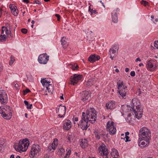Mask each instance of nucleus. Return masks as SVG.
Segmentation results:
<instances>
[{
	"label": "nucleus",
	"instance_id": "41",
	"mask_svg": "<svg viewBox=\"0 0 158 158\" xmlns=\"http://www.w3.org/2000/svg\"><path fill=\"white\" fill-rule=\"evenodd\" d=\"M15 60L14 57L12 56H11L10 58V60L9 62V65H12Z\"/></svg>",
	"mask_w": 158,
	"mask_h": 158
},
{
	"label": "nucleus",
	"instance_id": "30",
	"mask_svg": "<svg viewBox=\"0 0 158 158\" xmlns=\"http://www.w3.org/2000/svg\"><path fill=\"white\" fill-rule=\"evenodd\" d=\"M46 88L47 90H46V92L48 91L51 94H52L53 91V86L51 84L49 85L48 86H46Z\"/></svg>",
	"mask_w": 158,
	"mask_h": 158
},
{
	"label": "nucleus",
	"instance_id": "33",
	"mask_svg": "<svg viewBox=\"0 0 158 158\" xmlns=\"http://www.w3.org/2000/svg\"><path fill=\"white\" fill-rule=\"evenodd\" d=\"M5 143V141L3 139L0 138V152H1L3 145Z\"/></svg>",
	"mask_w": 158,
	"mask_h": 158
},
{
	"label": "nucleus",
	"instance_id": "51",
	"mask_svg": "<svg viewBox=\"0 0 158 158\" xmlns=\"http://www.w3.org/2000/svg\"><path fill=\"white\" fill-rule=\"evenodd\" d=\"M125 138L126 139V140H125V142H128V141H130V140H129L128 139H129V137L128 136H125Z\"/></svg>",
	"mask_w": 158,
	"mask_h": 158
},
{
	"label": "nucleus",
	"instance_id": "17",
	"mask_svg": "<svg viewBox=\"0 0 158 158\" xmlns=\"http://www.w3.org/2000/svg\"><path fill=\"white\" fill-rule=\"evenodd\" d=\"M90 95L89 92L87 91H83L81 94V100L83 102H85L87 100H88Z\"/></svg>",
	"mask_w": 158,
	"mask_h": 158
},
{
	"label": "nucleus",
	"instance_id": "23",
	"mask_svg": "<svg viewBox=\"0 0 158 158\" xmlns=\"http://www.w3.org/2000/svg\"><path fill=\"white\" fill-rule=\"evenodd\" d=\"M106 107L107 109H114L116 107L115 102L114 101L108 102L106 104Z\"/></svg>",
	"mask_w": 158,
	"mask_h": 158
},
{
	"label": "nucleus",
	"instance_id": "48",
	"mask_svg": "<svg viewBox=\"0 0 158 158\" xmlns=\"http://www.w3.org/2000/svg\"><path fill=\"white\" fill-rule=\"evenodd\" d=\"M154 44V46L158 49V40L155 41Z\"/></svg>",
	"mask_w": 158,
	"mask_h": 158
},
{
	"label": "nucleus",
	"instance_id": "36",
	"mask_svg": "<svg viewBox=\"0 0 158 158\" xmlns=\"http://www.w3.org/2000/svg\"><path fill=\"white\" fill-rule=\"evenodd\" d=\"M24 103L25 105L27 106V109H31V107L32 106V104H31L29 105L28 102L26 100L24 101Z\"/></svg>",
	"mask_w": 158,
	"mask_h": 158
},
{
	"label": "nucleus",
	"instance_id": "50",
	"mask_svg": "<svg viewBox=\"0 0 158 158\" xmlns=\"http://www.w3.org/2000/svg\"><path fill=\"white\" fill-rule=\"evenodd\" d=\"M132 77H134L135 75V73L134 71L131 72L130 73Z\"/></svg>",
	"mask_w": 158,
	"mask_h": 158
},
{
	"label": "nucleus",
	"instance_id": "5",
	"mask_svg": "<svg viewBox=\"0 0 158 158\" xmlns=\"http://www.w3.org/2000/svg\"><path fill=\"white\" fill-rule=\"evenodd\" d=\"M117 86L118 91L119 94V97L121 98H124L126 95L125 88L127 87L123 85V81L120 80L117 82Z\"/></svg>",
	"mask_w": 158,
	"mask_h": 158
},
{
	"label": "nucleus",
	"instance_id": "12",
	"mask_svg": "<svg viewBox=\"0 0 158 158\" xmlns=\"http://www.w3.org/2000/svg\"><path fill=\"white\" fill-rule=\"evenodd\" d=\"M157 65L156 62L153 60H150L147 62L146 67L148 70L153 71L157 67Z\"/></svg>",
	"mask_w": 158,
	"mask_h": 158
},
{
	"label": "nucleus",
	"instance_id": "25",
	"mask_svg": "<svg viewBox=\"0 0 158 158\" xmlns=\"http://www.w3.org/2000/svg\"><path fill=\"white\" fill-rule=\"evenodd\" d=\"M95 81L93 78L90 79H89L85 83L87 87H89L95 84Z\"/></svg>",
	"mask_w": 158,
	"mask_h": 158
},
{
	"label": "nucleus",
	"instance_id": "1",
	"mask_svg": "<svg viewBox=\"0 0 158 158\" xmlns=\"http://www.w3.org/2000/svg\"><path fill=\"white\" fill-rule=\"evenodd\" d=\"M29 145V141L27 139H25L22 140H20L17 145H15L14 148L19 152H25Z\"/></svg>",
	"mask_w": 158,
	"mask_h": 158
},
{
	"label": "nucleus",
	"instance_id": "20",
	"mask_svg": "<svg viewBox=\"0 0 158 158\" xmlns=\"http://www.w3.org/2000/svg\"><path fill=\"white\" fill-rule=\"evenodd\" d=\"M133 110L135 114L136 118L139 119L142 117V111L141 108H140L139 109H134Z\"/></svg>",
	"mask_w": 158,
	"mask_h": 158
},
{
	"label": "nucleus",
	"instance_id": "42",
	"mask_svg": "<svg viewBox=\"0 0 158 158\" xmlns=\"http://www.w3.org/2000/svg\"><path fill=\"white\" fill-rule=\"evenodd\" d=\"M57 145V143H55V141H53L51 146L52 148L54 150H55Z\"/></svg>",
	"mask_w": 158,
	"mask_h": 158
},
{
	"label": "nucleus",
	"instance_id": "18",
	"mask_svg": "<svg viewBox=\"0 0 158 158\" xmlns=\"http://www.w3.org/2000/svg\"><path fill=\"white\" fill-rule=\"evenodd\" d=\"M149 139H143L142 141H140L139 139L138 140V144L139 146L141 148L148 146L149 143Z\"/></svg>",
	"mask_w": 158,
	"mask_h": 158
},
{
	"label": "nucleus",
	"instance_id": "24",
	"mask_svg": "<svg viewBox=\"0 0 158 158\" xmlns=\"http://www.w3.org/2000/svg\"><path fill=\"white\" fill-rule=\"evenodd\" d=\"M118 45H114L110 49L109 51L110 55H114L116 52V50L118 51Z\"/></svg>",
	"mask_w": 158,
	"mask_h": 158
},
{
	"label": "nucleus",
	"instance_id": "34",
	"mask_svg": "<svg viewBox=\"0 0 158 158\" xmlns=\"http://www.w3.org/2000/svg\"><path fill=\"white\" fill-rule=\"evenodd\" d=\"M9 7L10 10H18L17 7L13 4H10L9 6Z\"/></svg>",
	"mask_w": 158,
	"mask_h": 158
},
{
	"label": "nucleus",
	"instance_id": "19",
	"mask_svg": "<svg viewBox=\"0 0 158 158\" xmlns=\"http://www.w3.org/2000/svg\"><path fill=\"white\" fill-rule=\"evenodd\" d=\"M100 58V57L99 56L93 54L91 55L88 58V60L91 63H93L96 61L99 60Z\"/></svg>",
	"mask_w": 158,
	"mask_h": 158
},
{
	"label": "nucleus",
	"instance_id": "2",
	"mask_svg": "<svg viewBox=\"0 0 158 158\" xmlns=\"http://www.w3.org/2000/svg\"><path fill=\"white\" fill-rule=\"evenodd\" d=\"M0 114L3 118L6 119H10L12 116L10 108L7 106L0 107Z\"/></svg>",
	"mask_w": 158,
	"mask_h": 158
},
{
	"label": "nucleus",
	"instance_id": "62",
	"mask_svg": "<svg viewBox=\"0 0 158 158\" xmlns=\"http://www.w3.org/2000/svg\"><path fill=\"white\" fill-rule=\"evenodd\" d=\"M139 67H141V66H143V63H141L139 64Z\"/></svg>",
	"mask_w": 158,
	"mask_h": 158
},
{
	"label": "nucleus",
	"instance_id": "16",
	"mask_svg": "<svg viewBox=\"0 0 158 158\" xmlns=\"http://www.w3.org/2000/svg\"><path fill=\"white\" fill-rule=\"evenodd\" d=\"M63 128L65 130H68L72 126L71 122L69 120L65 119L63 121Z\"/></svg>",
	"mask_w": 158,
	"mask_h": 158
},
{
	"label": "nucleus",
	"instance_id": "61",
	"mask_svg": "<svg viewBox=\"0 0 158 158\" xmlns=\"http://www.w3.org/2000/svg\"><path fill=\"white\" fill-rule=\"evenodd\" d=\"M129 134V132L128 131H127L125 133V136H127Z\"/></svg>",
	"mask_w": 158,
	"mask_h": 158
},
{
	"label": "nucleus",
	"instance_id": "7",
	"mask_svg": "<svg viewBox=\"0 0 158 158\" xmlns=\"http://www.w3.org/2000/svg\"><path fill=\"white\" fill-rule=\"evenodd\" d=\"M106 129L111 135H113L116 133L117 130L114 123L111 121H109L106 124Z\"/></svg>",
	"mask_w": 158,
	"mask_h": 158
},
{
	"label": "nucleus",
	"instance_id": "6",
	"mask_svg": "<svg viewBox=\"0 0 158 158\" xmlns=\"http://www.w3.org/2000/svg\"><path fill=\"white\" fill-rule=\"evenodd\" d=\"M41 151L40 146L38 144L33 145L31 148L29 154V156L31 158H33L35 156Z\"/></svg>",
	"mask_w": 158,
	"mask_h": 158
},
{
	"label": "nucleus",
	"instance_id": "4",
	"mask_svg": "<svg viewBox=\"0 0 158 158\" xmlns=\"http://www.w3.org/2000/svg\"><path fill=\"white\" fill-rule=\"evenodd\" d=\"M96 111L94 108L88 109L86 110L85 116L86 118L89 119V121L92 122L96 121L97 118Z\"/></svg>",
	"mask_w": 158,
	"mask_h": 158
},
{
	"label": "nucleus",
	"instance_id": "28",
	"mask_svg": "<svg viewBox=\"0 0 158 158\" xmlns=\"http://www.w3.org/2000/svg\"><path fill=\"white\" fill-rule=\"evenodd\" d=\"M121 109L123 112L126 113L129 112L131 110L130 107L126 105L122 106Z\"/></svg>",
	"mask_w": 158,
	"mask_h": 158
},
{
	"label": "nucleus",
	"instance_id": "56",
	"mask_svg": "<svg viewBox=\"0 0 158 158\" xmlns=\"http://www.w3.org/2000/svg\"><path fill=\"white\" fill-rule=\"evenodd\" d=\"M22 1L24 3H28L29 2V0H22Z\"/></svg>",
	"mask_w": 158,
	"mask_h": 158
},
{
	"label": "nucleus",
	"instance_id": "38",
	"mask_svg": "<svg viewBox=\"0 0 158 158\" xmlns=\"http://www.w3.org/2000/svg\"><path fill=\"white\" fill-rule=\"evenodd\" d=\"M64 152V150L63 148H60L58 151V153H59V154L60 155H63Z\"/></svg>",
	"mask_w": 158,
	"mask_h": 158
},
{
	"label": "nucleus",
	"instance_id": "58",
	"mask_svg": "<svg viewBox=\"0 0 158 158\" xmlns=\"http://www.w3.org/2000/svg\"><path fill=\"white\" fill-rule=\"evenodd\" d=\"M110 55V58L111 59V60H113V59L114 55Z\"/></svg>",
	"mask_w": 158,
	"mask_h": 158
},
{
	"label": "nucleus",
	"instance_id": "53",
	"mask_svg": "<svg viewBox=\"0 0 158 158\" xmlns=\"http://www.w3.org/2000/svg\"><path fill=\"white\" fill-rule=\"evenodd\" d=\"M34 3H35V4H40L41 3L38 0H35L34 1Z\"/></svg>",
	"mask_w": 158,
	"mask_h": 158
},
{
	"label": "nucleus",
	"instance_id": "31",
	"mask_svg": "<svg viewBox=\"0 0 158 158\" xmlns=\"http://www.w3.org/2000/svg\"><path fill=\"white\" fill-rule=\"evenodd\" d=\"M6 35L5 34H2L1 33L0 35V41L4 42L6 41Z\"/></svg>",
	"mask_w": 158,
	"mask_h": 158
},
{
	"label": "nucleus",
	"instance_id": "10",
	"mask_svg": "<svg viewBox=\"0 0 158 158\" xmlns=\"http://www.w3.org/2000/svg\"><path fill=\"white\" fill-rule=\"evenodd\" d=\"M8 98L6 92L2 89L0 90V102L2 104H6L8 102Z\"/></svg>",
	"mask_w": 158,
	"mask_h": 158
},
{
	"label": "nucleus",
	"instance_id": "37",
	"mask_svg": "<svg viewBox=\"0 0 158 158\" xmlns=\"http://www.w3.org/2000/svg\"><path fill=\"white\" fill-rule=\"evenodd\" d=\"M73 136L72 135L69 134L67 136L66 138L68 140V141H71L73 139Z\"/></svg>",
	"mask_w": 158,
	"mask_h": 158
},
{
	"label": "nucleus",
	"instance_id": "3",
	"mask_svg": "<svg viewBox=\"0 0 158 158\" xmlns=\"http://www.w3.org/2000/svg\"><path fill=\"white\" fill-rule=\"evenodd\" d=\"M139 140L142 141L143 139H150L151 132L147 128L143 127L139 131Z\"/></svg>",
	"mask_w": 158,
	"mask_h": 158
},
{
	"label": "nucleus",
	"instance_id": "40",
	"mask_svg": "<svg viewBox=\"0 0 158 158\" xmlns=\"http://www.w3.org/2000/svg\"><path fill=\"white\" fill-rule=\"evenodd\" d=\"M67 151L66 155L64 157V158H68L71 154V150L70 149H67Z\"/></svg>",
	"mask_w": 158,
	"mask_h": 158
},
{
	"label": "nucleus",
	"instance_id": "13",
	"mask_svg": "<svg viewBox=\"0 0 158 158\" xmlns=\"http://www.w3.org/2000/svg\"><path fill=\"white\" fill-rule=\"evenodd\" d=\"M140 105V102L137 98H134L132 99L131 105V109L133 110L136 109H139L140 108H141Z\"/></svg>",
	"mask_w": 158,
	"mask_h": 158
},
{
	"label": "nucleus",
	"instance_id": "14",
	"mask_svg": "<svg viewBox=\"0 0 158 158\" xmlns=\"http://www.w3.org/2000/svg\"><path fill=\"white\" fill-rule=\"evenodd\" d=\"M66 107L65 106L60 105L58 108L56 109V112L59 113L58 116L59 118L64 117L66 113Z\"/></svg>",
	"mask_w": 158,
	"mask_h": 158
},
{
	"label": "nucleus",
	"instance_id": "21",
	"mask_svg": "<svg viewBox=\"0 0 158 158\" xmlns=\"http://www.w3.org/2000/svg\"><path fill=\"white\" fill-rule=\"evenodd\" d=\"M112 21L114 23H116L118 21V18L116 10H113L111 13Z\"/></svg>",
	"mask_w": 158,
	"mask_h": 158
},
{
	"label": "nucleus",
	"instance_id": "22",
	"mask_svg": "<svg viewBox=\"0 0 158 158\" xmlns=\"http://www.w3.org/2000/svg\"><path fill=\"white\" fill-rule=\"evenodd\" d=\"M10 27L9 25L7 26V27H5L4 26L2 27L1 30L2 34H4V32H5L7 36L9 34H10Z\"/></svg>",
	"mask_w": 158,
	"mask_h": 158
},
{
	"label": "nucleus",
	"instance_id": "43",
	"mask_svg": "<svg viewBox=\"0 0 158 158\" xmlns=\"http://www.w3.org/2000/svg\"><path fill=\"white\" fill-rule=\"evenodd\" d=\"M141 4H142L145 6H148V2L147 1H143V0L141 2Z\"/></svg>",
	"mask_w": 158,
	"mask_h": 158
},
{
	"label": "nucleus",
	"instance_id": "9",
	"mask_svg": "<svg viewBox=\"0 0 158 158\" xmlns=\"http://www.w3.org/2000/svg\"><path fill=\"white\" fill-rule=\"evenodd\" d=\"M82 77V75H81L77 74H74L73 76H71V77L69 82V84L75 85L79 81L81 80Z\"/></svg>",
	"mask_w": 158,
	"mask_h": 158
},
{
	"label": "nucleus",
	"instance_id": "55",
	"mask_svg": "<svg viewBox=\"0 0 158 158\" xmlns=\"http://www.w3.org/2000/svg\"><path fill=\"white\" fill-rule=\"evenodd\" d=\"M141 61V60L140 58L139 57H138V58H137L135 60V61L136 62H137L138 61Z\"/></svg>",
	"mask_w": 158,
	"mask_h": 158
},
{
	"label": "nucleus",
	"instance_id": "15",
	"mask_svg": "<svg viewBox=\"0 0 158 158\" xmlns=\"http://www.w3.org/2000/svg\"><path fill=\"white\" fill-rule=\"evenodd\" d=\"M98 151L102 156H107L108 154V151L106 146L104 144H102L98 148Z\"/></svg>",
	"mask_w": 158,
	"mask_h": 158
},
{
	"label": "nucleus",
	"instance_id": "57",
	"mask_svg": "<svg viewBox=\"0 0 158 158\" xmlns=\"http://www.w3.org/2000/svg\"><path fill=\"white\" fill-rule=\"evenodd\" d=\"M129 71V69L128 68H127L125 69V71L126 72H128Z\"/></svg>",
	"mask_w": 158,
	"mask_h": 158
},
{
	"label": "nucleus",
	"instance_id": "59",
	"mask_svg": "<svg viewBox=\"0 0 158 158\" xmlns=\"http://www.w3.org/2000/svg\"><path fill=\"white\" fill-rule=\"evenodd\" d=\"M60 99L61 100H63L64 99L63 95L62 94V96H61L60 97Z\"/></svg>",
	"mask_w": 158,
	"mask_h": 158
},
{
	"label": "nucleus",
	"instance_id": "46",
	"mask_svg": "<svg viewBox=\"0 0 158 158\" xmlns=\"http://www.w3.org/2000/svg\"><path fill=\"white\" fill-rule=\"evenodd\" d=\"M73 121L74 123V124H76L75 122H77L78 121V118L77 117H73Z\"/></svg>",
	"mask_w": 158,
	"mask_h": 158
},
{
	"label": "nucleus",
	"instance_id": "44",
	"mask_svg": "<svg viewBox=\"0 0 158 158\" xmlns=\"http://www.w3.org/2000/svg\"><path fill=\"white\" fill-rule=\"evenodd\" d=\"M88 12L91 15H93L96 14L97 13L96 12V10H88Z\"/></svg>",
	"mask_w": 158,
	"mask_h": 158
},
{
	"label": "nucleus",
	"instance_id": "29",
	"mask_svg": "<svg viewBox=\"0 0 158 158\" xmlns=\"http://www.w3.org/2000/svg\"><path fill=\"white\" fill-rule=\"evenodd\" d=\"M80 145L81 148H84L88 145L87 141L86 139H82Z\"/></svg>",
	"mask_w": 158,
	"mask_h": 158
},
{
	"label": "nucleus",
	"instance_id": "49",
	"mask_svg": "<svg viewBox=\"0 0 158 158\" xmlns=\"http://www.w3.org/2000/svg\"><path fill=\"white\" fill-rule=\"evenodd\" d=\"M21 32L24 34H26L27 32V30L25 28H23L21 29Z\"/></svg>",
	"mask_w": 158,
	"mask_h": 158
},
{
	"label": "nucleus",
	"instance_id": "63",
	"mask_svg": "<svg viewBox=\"0 0 158 158\" xmlns=\"http://www.w3.org/2000/svg\"><path fill=\"white\" fill-rule=\"evenodd\" d=\"M15 156L14 155H11L10 158H14Z\"/></svg>",
	"mask_w": 158,
	"mask_h": 158
},
{
	"label": "nucleus",
	"instance_id": "26",
	"mask_svg": "<svg viewBox=\"0 0 158 158\" xmlns=\"http://www.w3.org/2000/svg\"><path fill=\"white\" fill-rule=\"evenodd\" d=\"M50 82L49 81L48 79H47L46 78L42 79L41 81V83L43 86H48L50 85Z\"/></svg>",
	"mask_w": 158,
	"mask_h": 158
},
{
	"label": "nucleus",
	"instance_id": "54",
	"mask_svg": "<svg viewBox=\"0 0 158 158\" xmlns=\"http://www.w3.org/2000/svg\"><path fill=\"white\" fill-rule=\"evenodd\" d=\"M8 35H9V37H10L11 38H13V34L11 33V31H10V33Z\"/></svg>",
	"mask_w": 158,
	"mask_h": 158
},
{
	"label": "nucleus",
	"instance_id": "47",
	"mask_svg": "<svg viewBox=\"0 0 158 158\" xmlns=\"http://www.w3.org/2000/svg\"><path fill=\"white\" fill-rule=\"evenodd\" d=\"M30 91V90L29 89H27L23 91V94L24 95H25Z\"/></svg>",
	"mask_w": 158,
	"mask_h": 158
},
{
	"label": "nucleus",
	"instance_id": "11",
	"mask_svg": "<svg viewBox=\"0 0 158 158\" xmlns=\"http://www.w3.org/2000/svg\"><path fill=\"white\" fill-rule=\"evenodd\" d=\"M49 59V56L46 53H43L40 55L38 60L39 62L42 64H46L48 62Z\"/></svg>",
	"mask_w": 158,
	"mask_h": 158
},
{
	"label": "nucleus",
	"instance_id": "60",
	"mask_svg": "<svg viewBox=\"0 0 158 158\" xmlns=\"http://www.w3.org/2000/svg\"><path fill=\"white\" fill-rule=\"evenodd\" d=\"M49 156L48 155H45L44 156V158H48Z\"/></svg>",
	"mask_w": 158,
	"mask_h": 158
},
{
	"label": "nucleus",
	"instance_id": "45",
	"mask_svg": "<svg viewBox=\"0 0 158 158\" xmlns=\"http://www.w3.org/2000/svg\"><path fill=\"white\" fill-rule=\"evenodd\" d=\"M11 11L13 15L15 16H17L19 13V10H11Z\"/></svg>",
	"mask_w": 158,
	"mask_h": 158
},
{
	"label": "nucleus",
	"instance_id": "39",
	"mask_svg": "<svg viewBox=\"0 0 158 158\" xmlns=\"http://www.w3.org/2000/svg\"><path fill=\"white\" fill-rule=\"evenodd\" d=\"M61 44L62 45H64L66 43V38L65 37H63L61 40Z\"/></svg>",
	"mask_w": 158,
	"mask_h": 158
},
{
	"label": "nucleus",
	"instance_id": "64",
	"mask_svg": "<svg viewBox=\"0 0 158 158\" xmlns=\"http://www.w3.org/2000/svg\"><path fill=\"white\" fill-rule=\"evenodd\" d=\"M18 86H19V85L18 84H15V87H16L17 88Z\"/></svg>",
	"mask_w": 158,
	"mask_h": 158
},
{
	"label": "nucleus",
	"instance_id": "27",
	"mask_svg": "<svg viewBox=\"0 0 158 158\" xmlns=\"http://www.w3.org/2000/svg\"><path fill=\"white\" fill-rule=\"evenodd\" d=\"M111 155L114 158H118L119 156L118 151L115 149H112Z\"/></svg>",
	"mask_w": 158,
	"mask_h": 158
},
{
	"label": "nucleus",
	"instance_id": "8",
	"mask_svg": "<svg viewBox=\"0 0 158 158\" xmlns=\"http://www.w3.org/2000/svg\"><path fill=\"white\" fill-rule=\"evenodd\" d=\"M89 121V119L86 118L85 116V113L83 112L82 113V117L80 123V126L81 128L83 130L87 129L88 126V122Z\"/></svg>",
	"mask_w": 158,
	"mask_h": 158
},
{
	"label": "nucleus",
	"instance_id": "32",
	"mask_svg": "<svg viewBox=\"0 0 158 158\" xmlns=\"http://www.w3.org/2000/svg\"><path fill=\"white\" fill-rule=\"evenodd\" d=\"M71 66L70 68L73 70H77L79 68L77 65L76 64H71L70 65Z\"/></svg>",
	"mask_w": 158,
	"mask_h": 158
},
{
	"label": "nucleus",
	"instance_id": "52",
	"mask_svg": "<svg viewBox=\"0 0 158 158\" xmlns=\"http://www.w3.org/2000/svg\"><path fill=\"white\" fill-rule=\"evenodd\" d=\"M55 16L57 17V20L58 21H59L60 20V15L58 14H56L55 15Z\"/></svg>",
	"mask_w": 158,
	"mask_h": 158
},
{
	"label": "nucleus",
	"instance_id": "35",
	"mask_svg": "<svg viewBox=\"0 0 158 158\" xmlns=\"http://www.w3.org/2000/svg\"><path fill=\"white\" fill-rule=\"evenodd\" d=\"M94 133L96 138L98 139H100V138L101 134L99 133L98 132V131H95Z\"/></svg>",
	"mask_w": 158,
	"mask_h": 158
}]
</instances>
